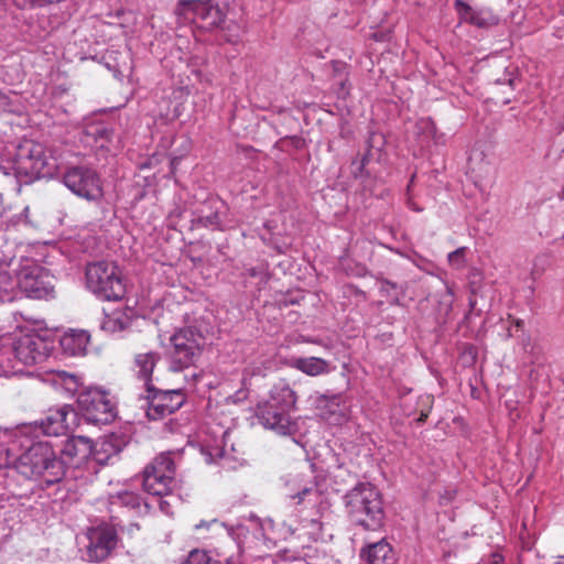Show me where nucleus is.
Here are the masks:
<instances>
[{"mask_svg": "<svg viewBox=\"0 0 564 564\" xmlns=\"http://www.w3.org/2000/svg\"><path fill=\"white\" fill-rule=\"evenodd\" d=\"M349 519L355 525L367 531H378L383 527L384 511L379 490L369 482H360L345 496Z\"/></svg>", "mask_w": 564, "mask_h": 564, "instance_id": "f257e3e1", "label": "nucleus"}, {"mask_svg": "<svg viewBox=\"0 0 564 564\" xmlns=\"http://www.w3.org/2000/svg\"><path fill=\"white\" fill-rule=\"evenodd\" d=\"M17 470L25 478L42 479L46 485L58 482L65 475L63 460L47 442L32 444L18 458Z\"/></svg>", "mask_w": 564, "mask_h": 564, "instance_id": "f03ea898", "label": "nucleus"}, {"mask_svg": "<svg viewBox=\"0 0 564 564\" xmlns=\"http://www.w3.org/2000/svg\"><path fill=\"white\" fill-rule=\"evenodd\" d=\"M175 453L164 452L155 456L142 471L143 490L152 496L173 495L178 487Z\"/></svg>", "mask_w": 564, "mask_h": 564, "instance_id": "7ed1b4c3", "label": "nucleus"}, {"mask_svg": "<svg viewBox=\"0 0 564 564\" xmlns=\"http://www.w3.org/2000/svg\"><path fill=\"white\" fill-rule=\"evenodd\" d=\"M170 369L180 372L195 365L200 357L204 345V335L192 327L181 328L171 338Z\"/></svg>", "mask_w": 564, "mask_h": 564, "instance_id": "20e7f679", "label": "nucleus"}, {"mask_svg": "<svg viewBox=\"0 0 564 564\" xmlns=\"http://www.w3.org/2000/svg\"><path fill=\"white\" fill-rule=\"evenodd\" d=\"M88 289L106 301H118L124 295V285L118 267L108 261L90 263L86 268Z\"/></svg>", "mask_w": 564, "mask_h": 564, "instance_id": "39448f33", "label": "nucleus"}, {"mask_svg": "<svg viewBox=\"0 0 564 564\" xmlns=\"http://www.w3.org/2000/svg\"><path fill=\"white\" fill-rule=\"evenodd\" d=\"M297 397L289 387L282 388L270 400L258 405L257 416L260 423L279 434L289 432L290 416L289 411L295 408Z\"/></svg>", "mask_w": 564, "mask_h": 564, "instance_id": "423d86ee", "label": "nucleus"}, {"mask_svg": "<svg viewBox=\"0 0 564 564\" xmlns=\"http://www.w3.org/2000/svg\"><path fill=\"white\" fill-rule=\"evenodd\" d=\"M193 535L197 541L206 542L213 546L214 541H219L220 546H215L216 554L224 557L228 563H232L235 555L239 553V546L231 535L227 532L224 523L214 519L212 521H202L193 529Z\"/></svg>", "mask_w": 564, "mask_h": 564, "instance_id": "0eeeda50", "label": "nucleus"}, {"mask_svg": "<svg viewBox=\"0 0 564 564\" xmlns=\"http://www.w3.org/2000/svg\"><path fill=\"white\" fill-rule=\"evenodd\" d=\"M78 406L87 421L108 424L116 417V406L110 395L98 389H89L78 394Z\"/></svg>", "mask_w": 564, "mask_h": 564, "instance_id": "6e6552de", "label": "nucleus"}, {"mask_svg": "<svg viewBox=\"0 0 564 564\" xmlns=\"http://www.w3.org/2000/svg\"><path fill=\"white\" fill-rule=\"evenodd\" d=\"M63 182L72 193L90 202H96L104 195L99 176L87 166L68 167L63 175Z\"/></svg>", "mask_w": 564, "mask_h": 564, "instance_id": "1a4fd4ad", "label": "nucleus"}, {"mask_svg": "<svg viewBox=\"0 0 564 564\" xmlns=\"http://www.w3.org/2000/svg\"><path fill=\"white\" fill-rule=\"evenodd\" d=\"M19 289L32 299H46L54 292V276L37 264L21 268L17 275Z\"/></svg>", "mask_w": 564, "mask_h": 564, "instance_id": "9d476101", "label": "nucleus"}, {"mask_svg": "<svg viewBox=\"0 0 564 564\" xmlns=\"http://www.w3.org/2000/svg\"><path fill=\"white\" fill-rule=\"evenodd\" d=\"M12 352L14 358L22 365L33 366L46 359L50 346L39 334L28 333L15 338Z\"/></svg>", "mask_w": 564, "mask_h": 564, "instance_id": "9b49d317", "label": "nucleus"}, {"mask_svg": "<svg viewBox=\"0 0 564 564\" xmlns=\"http://www.w3.org/2000/svg\"><path fill=\"white\" fill-rule=\"evenodd\" d=\"M87 538V556L90 562L105 561L118 544L117 530L109 524L90 528Z\"/></svg>", "mask_w": 564, "mask_h": 564, "instance_id": "f8f14e48", "label": "nucleus"}, {"mask_svg": "<svg viewBox=\"0 0 564 564\" xmlns=\"http://www.w3.org/2000/svg\"><path fill=\"white\" fill-rule=\"evenodd\" d=\"M17 162L25 174H44L48 164L45 147L40 142L25 140L18 149Z\"/></svg>", "mask_w": 564, "mask_h": 564, "instance_id": "ddd939ff", "label": "nucleus"}, {"mask_svg": "<svg viewBox=\"0 0 564 564\" xmlns=\"http://www.w3.org/2000/svg\"><path fill=\"white\" fill-rule=\"evenodd\" d=\"M183 389L155 392L148 405L147 415L150 420H160L177 411L185 402Z\"/></svg>", "mask_w": 564, "mask_h": 564, "instance_id": "4468645a", "label": "nucleus"}, {"mask_svg": "<svg viewBox=\"0 0 564 564\" xmlns=\"http://www.w3.org/2000/svg\"><path fill=\"white\" fill-rule=\"evenodd\" d=\"M181 4L193 12L194 21L202 29L210 30L224 22L225 12L213 0H184Z\"/></svg>", "mask_w": 564, "mask_h": 564, "instance_id": "2eb2a0df", "label": "nucleus"}, {"mask_svg": "<svg viewBox=\"0 0 564 564\" xmlns=\"http://www.w3.org/2000/svg\"><path fill=\"white\" fill-rule=\"evenodd\" d=\"M77 414L70 405L51 409L39 423L42 432L47 436L66 434L76 423Z\"/></svg>", "mask_w": 564, "mask_h": 564, "instance_id": "dca6fc26", "label": "nucleus"}, {"mask_svg": "<svg viewBox=\"0 0 564 564\" xmlns=\"http://www.w3.org/2000/svg\"><path fill=\"white\" fill-rule=\"evenodd\" d=\"M454 8L460 22H466L478 28H490L499 23V17L490 9H473L463 0H455Z\"/></svg>", "mask_w": 564, "mask_h": 564, "instance_id": "f3484780", "label": "nucleus"}, {"mask_svg": "<svg viewBox=\"0 0 564 564\" xmlns=\"http://www.w3.org/2000/svg\"><path fill=\"white\" fill-rule=\"evenodd\" d=\"M94 449L93 441L86 436H72L67 438L62 448L63 457L72 464H79L87 459Z\"/></svg>", "mask_w": 564, "mask_h": 564, "instance_id": "a211bd4d", "label": "nucleus"}, {"mask_svg": "<svg viewBox=\"0 0 564 564\" xmlns=\"http://www.w3.org/2000/svg\"><path fill=\"white\" fill-rule=\"evenodd\" d=\"M61 347L68 356H85L90 344V335L84 329H69L61 338Z\"/></svg>", "mask_w": 564, "mask_h": 564, "instance_id": "6ab92c4d", "label": "nucleus"}, {"mask_svg": "<svg viewBox=\"0 0 564 564\" xmlns=\"http://www.w3.org/2000/svg\"><path fill=\"white\" fill-rule=\"evenodd\" d=\"M360 556L367 564H395L397 562L392 546L384 539L361 549Z\"/></svg>", "mask_w": 564, "mask_h": 564, "instance_id": "aec40b11", "label": "nucleus"}, {"mask_svg": "<svg viewBox=\"0 0 564 564\" xmlns=\"http://www.w3.org/2000/svg\"><path fill=\"white\" fill-rule=\"evenodd\" d=\"M291 367L311 377L329 372V364L319 357H300L291 361Z\"/></svg>", "mask_w": 564, "mask_h": 564, "instance_id": "412c9836", "label": "nucleus"}, {"mask_svg": "<svg viewBox=\"0 0 564 564\" xmlns=\"http://www.w3.org/2000/svg\"><path fill=\"white\" fill-rule=\"evenodd\" d=\"M160 360V355L155 351L139 352L134 356L133 370L145 384L152 380L153 370Z\"/></svg>", "mask_w": 564, "mask_h": 564, "instance_id": "4be33fe9", "label": "nucleus"}, {"mask_svg": "<svg viewBox=\"0 0 564 564\" xmlns=\"http://www.w3.org/2000/svg\"><path fill=\"white\" fill-rule=\"evenodd\" d=\"M130 317L121 310H115L112 313L106 315L102 323V328L108 332H121L130 325Z\"/></svg>", "mask_w": 564, "mask_h": 564, "instance_id": "5701e85b", "label": "nucleus"}, {"mask_svg": "<svg viewBox=\"0 0 564 564\" xmlns=\"http://www.w3.org/2000/svg\"><path fill=\"white\" fill-rule=\"evenodd\" d=\"M321 416L329 422L340 423L344 419V414L339 410L337 398H333L324 409H321Z\"/></svg>", "mask_w": 564, "mask_h": 564, "instance_id": "b1692460", "label": "nucleus"}, {"mask_svg": "<svg viewBox=\"0 0 564 564\" xmlns=\"http://www.w3.org/2000/svg\"><path fill=\"white\" fill-rule=\"evenodd\" d=\"M466 247H460L448 254L449 265L456 270H460L466 265Z\"/></svg>", "mask_w": 564, "mask_h": 564, "instance_id": "393cba45", "label": "nucleus"}, {"mask_svg": "<svg viewBox=\"0 0 564 564\" xmlns=\"http://www.w3.org/2000/svg\"><path fill=\"white\" fill-rule=\"evenodd\" d=\"M433 397L430 394L421 395L419 398V404L422 405L420 410V416L417 417L419 423H424L426 419L429 417L432 406H433Z\"/></svg>", "mask_w": 564, "mask_h": 564, "instance_id": "a878e982", "label": "nucleus"}, {"mask_svg": "<svg viewBox=\"0 0 564 564\" xmlns=\"http://www.w3.org/2000/svg\"><path fill=\"white\" fill-rule=\"evenodd\" d=\"M209 556L203 550H192L185 560L184 564H208Z\"/></svg>", "mask_w": 564, "mask_h": 564, "instance_id": "bb28decb", "label": "nucleus"}, {"mask_svg": "<svg viewBox=\"0 0 564 564\" xmlns=\"http://www.w3.org/2000/svg\"><path fill=\"white\" fill-rule=\"evenodd\" d=\"M62 382L65 389L70 393H76L79 388V380L75 375L64 373Z\"/></svg>", "mask_w": 564, "mask_h": 564, "instance_id": "cd10ccee", "label": "nucleus"}, {"mask_svg": "<svg viewBox=\"0 0 564 564\" xmlns=\"http://www.w3.org/2000/svg\"><path fill=\"white\" fill-rule=\"evenodd\" d=\"M381 140V137L380 135H376V134H371L367 141V145H368V150H367V153L362 156L361 159V164H360V172L362 171V169L365 167V165L369 162L370 160V156L372 155V148L375 147V143L377 141H380Z\"/></svg>", "mask_w": 564, "mask_h": 564, "instance_id": "c85d7f7f", "label": "nucleus"}, {"mask_svg": "<svg viewBox=\"0 0 564 564\" xmlns=\"http://www.w3.org/2000/svg\"><path fill=\"white\" fill-rule=\"evenodd\" d=\"M257 368L254 367H246L242 371L241 384L245 389L251 384V378L257 375Z\"/></svg>", "mask_w": 564, "mask_h": 564, "instance_id": "c756f323", "label": "nucleus"}, {"mask_svg": "<svg viewBox=\"0 0 564 564\" xmlns=\"http://www.w3.org/2000/svg\"><path fill=\"white\" fill-rule=\"evenodd\" d=\"M317 490L315 486L311 487H304L301 489L296 495L292 496L293 499H297V503H301L304 501V499L313 494H315Z\"/></svg>", "mask_w": 564, "mask_h": 564, "instance_id": "7c9ffc66", "label": "nucleus"}, {"mask_svg": "<svg viewBox=\"0 0 564 564\" xmlns=\"http://www.w3.org/2000/svg\"><path fill=\"white\" fill-rule=\"evenodd\" d=\"M517 403V401H506V408L509 410V415L512 421H517L520 417Z\"/></svg>", "mask_w": 564, "mask_h": 564, "instance_id": "2f4dec72", "label": "nucleus"}, {"mask_svg": "<svg viewBox=\"0 0 564 564\" xmlns=\"http://www.w3.org/2000/svg\"><path fill=\"white\" fill-rule=\"evenodd\" d=\"M122 499L126 503H131L133 507H138L140 505V498L134 494L127 492Z\"/></svg>", "mask_w": 564, "mask_h": 564, "instance_id": "473e14b6", "label": "nucleus"}, {"mask_svg": "<svg viewBox=\"0 0 564 564\" xmlns=\"http://www.w3.org/2000/svg\"><path fill=\"white\" fill-rule=\"evenodd\" d=\"M205 224L206 225H210V226L219 227L220 226V218H219L218 213H214L210 216H207L205 218Z\"/></svg>", "mask_w": 564, "mask_h": 564, "instance_id": "72a5a7b5", "label": "nucleus"}, {"mask_svg": "<svg viewBox=\"0 0 564 564\" xmlns=\"http://www.w3.org/2000/svg\"><path fill=\"white\" fill-rule=\"evenodd\" d=\"M13 2L20 9H24L28 6H31V7L36 6L37 7V0H13Z\"/></svg>", "mask_w": 564, "mask_h": 564, "instance_id": "f704fd0d", "label": "nucleus"}, {"mask_svg": "<svg viewBox=\"0 0 564 564\" xmlns=\"http://www.w3.org/2000/svg\"><path fill=\"white\" fill-rule=\"evenodd\" d=\"M160 509H161V511H163L166 514H172L173 513L172 507H171V505L166 500H161L160 501Z\"/></svg>", "mask_w": 564, "mask_h": 564, "instance_id": "c9c22d12", "label": "nucleus"}, {"mask_svg": "<svg viewBox=\"0 0 564 564\" xmlns=\"http://www.w3.org/2000/svg\"><path fill=\"white\" fill-rule=\"evenodd\" d=\"M406 205L409 208H411L412 210L414 212H422V208H420L415 202L412 199L411 196L408 197V202H406Z\"/></svg>", "mask_w": 564, "mask_h": 564, "instance_id": "e433bc0d", "label": "nucleus"}, {"mask_svg": "<svg viewBox=\"0 0 564 564\" xmlns=\"http://www.w3.org/2000/svg\"><path fill=\"white\" fill-rule=\"evenodd\" d=\"M507 82H508V85L511 87V89H513L514 85H516V79L514 78H509Z\"/></svg>", "mask_w": 564, "mask_h": 564, "instance_id": "4c0bfd02", "label": "nucleus"}, {"mask_svg": "<svg viewBox=\"0 0 564 564\" xmlns=\"http://www.w3.org/2000/svg\"><path fill=\"white\" fill-rule=\"evenodd\" d=\"M523 324H524V323H523V321H521V319H517V321L514 322V325H516L517 327H522V326H523Z\"/></svg>", "mask_w": 564, "mask_h": 564, "instance_id": "58836bf2", "label": "nucleus"}, {"mask_svg": "<svg viewBox=\"0 0 564 564\" xmlns=\"http://www.w3.org/2000/svg\"><path fill=\"white\" fill-rule=\"evenodd\" d=\"M110 446H111V444L109 442H102L101 443V448L102 449H106L107 447H110Z\"/></svg>", "mask_w": 564, "mask_h": 564, "instance_id": "ea45409f", "label": "nucleus"}, {"mask_svg": "<svg viewBox=\"0 0 564 564\" xmlns=\"http://www.w3.org/2000/svg\"><path fill=\"white\" fill-rule=\"evenodd\" d=\"M414 178H415V174H413L412 177H411L410 184L408 185V191H410V187L413 184Z\"/></svg>", "mask_w": 564, "mask_h": 564, "instance_id": "a19ab883", "label": "nucleus"}, {"mask_svg": "<svg viewBox=\"0 0 564 564\" xmlns=\"http://www.w3.org/2000/svg\"><path fill=\"white\" fill-rule=\"evenodd\" d=\"M340 87H341V90H344V89H345V80H341V82H340Z\"/></svg>", "mask_w": 564, "mask_h": 564, "instance_id": "79ce46f5", "label": "nucleus"}, {"mask_svg": "<svg viewBox=\"0 0 564 564\" xmlns=\"http://www.w3.org/2000/svg\"><path fill=\"white\" fill-rule=\"evenodd\" d=\"M496 83H497V84H499V85H500V84H503L500 79H497V82H496Z\"/></svg>", "mask_w": 564, "mask_h": 564, "instance_id": "37998d69", "label": "nucleus"}, {"mask_svg": "<svg viewBox=\"0 0 564 564\" xmlns=\"http://www.w3.org/2000/svg\"><path fill=\"white\" fill-rule=\"evenodd\" d=\"M562 238L564 239V232H563V236H562Z\"/></svg>", "mask_w": 564, "mask_h": 564, "instance_id": "c03bdc74", "label": "nucleus"}]
</instances>
